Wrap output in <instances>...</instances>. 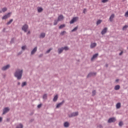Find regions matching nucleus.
I'll list each match as a JSON object with an SVG mask.
<instances>
[{"instance_id": "obj_52", "label": "nucleus", "mask_w": 128, "mask_h": 128, "mask_svg": "<svg viewBox=\"0 0 128 128\" xmlns=\"http://www.w3.org/2000/svg\"><path fill=\"white\" fill-rule=\"evenodd\" d=\"M116 82H118V80H116Z\"/></svg>"}, {"instance_id": "obj_17", "label": "nucleus", "mask_w": 128, "mask_h": 128, "mask_svg": "<svg viewBox=\"0 0 128 128\" xmlns=\"http://www.w3.org/2000/svg\"><path fill=\"white\" fill-rule=\"evenodd\" d=\"M97 56H98V53L93 55L92 57L91 58V60H94V58H96Z\"/></svg>"}, {"instance_id": "obj_13", "label": "nucleus", "mask_w": 128, "mask_h": 128, "mask_svg": "<svg viewBox=\"0 0 128 128\" xmlns=\"http://www.w3.org/2000/svg\"><path fill=\"white\" fill-rule=\"evenodd\" d=\"M96 42L92 43L90 46V48H96Z\"/></svg>"}, {"instance_id": "obj_34", "label": "nucleus", "mask_w": 128, "mask_h": 128, "mask_svg": "<svg viewBox=\"0 0 128 128\" xmlns=\"http://www.w3.org/2000/svg\"><path fill=\"white\" fill-rule=\"evenodd\" d=\"M102 22V20H98L96 22V24L98 25L100 24Z\"/></svg>"}, {"instance_id": "obj_48", "label": "nucleus", "mask_w": 128, "mask_h": 128, "mask_svg": "<svg viewBox=\"0 0 128 128\" xmlns=\"http://www.w3.org/2000/svg\"><path fill=\"white\" fill-rule=\"evenodd\" d=\"M2 120V117H0V122Z\"/></svg>"}, {"instance_id": "obj_35", "label": "nucleus", "mask_w": 128, "mask_h": 128, "mask_svg": "<svg viewBox=\"0 0 128 128\" xmlns=\"http://www.w3.org/2000/svg\"><path fill=\"white\" fill-rule=\"evenodd\" d=\"M128 28V26H127V25H125L124 26H123V28H122V30H124V29L125 28Z\"/></svg>"}, {"instance_id": "obj_47", "label": "nucleus", "mask_w": 128, "mask_h": 128, "mask_svg": "<svg viewBox=\"0 0 128 128\" xmlns=\"http://www.w3.org/2000/svg\"><path fill=\"white\" fill-rule=\"evenodd\" d=\"M30 34V31H28V32H27V34Z\"/></svg>"}, {"instance_id": "obj_32", "label": "nucleus", "mask_w": 128, "mask_h": 128, "mask_svg": "<svg viewBox=\"0 0 128 128\" xmlns=\"http://www.w3.org/2000/svg\"><path fill=\"white\" fill-rule=\"evenodd\" d=\"M26 86V82H24L22 84V88H24V86Z\"/></svg>"}, {"instance_id": "obj_24", "label": "nucleus", "mask_w": 128, "mask_h": 128, "mask_svg": "<svg viewBox=\"0 0 128 128\" xmlns=\"http://www.w3.org/2000/svg\"><path fill=\"white\" fill-rule=\"evenodd\" d=\"M66 27V24H61L60 26H59V28L60 30H62V28H64Z\"/></svg>"}, {"instance_id": "obj_19", "label": "nucleus", "mask_w": 128, "mask_h": 128, "mask_svg": "<svg viewBox=\"0 0 128 128\" xmlns=\"http://www.w3.org/2000/svg\"><path fill=\"white\" fill-rule=\"evenodd\" d=\"M64 128H68V126H70V123L68 122H66L64 123Z\"/></svg>"}, {"instance_id": "obj_28", "label": "nucleus", "mask_w": 128, "mask_h": 128, "mask_svg": "<svg viewBox=\"0 0 128 128\" xmlns=\"http://www.w3.org/2000/svg\"><path fill=\"white\" fill-rule=\"evenodd\" d=\"M58 20L57 19L56 20H54V26H56V24H58Z\"/></svg>"}, {"instance_id": "obj_50", "label": "nucleus", "mask_w": 128, "mask_h": 128, "mask_svg": "<svg viewBox=\"0 0 128 128\" xmlns=\"http://www.w3.org/2000/svg\"><path fill=\"white\" fill-rule=\"evenodd\" d=\"M18 86H20V82H18Z\"/></svg>"}, {"instance_id": "obj_45", "label": "nucleus", "mask_w": 128, "mask_h": 128, "mask_svg": "<svg viewBox=\"0 0 128 128\" xmlns=\"http://www.w3.org/2000/svg\"><path fill=\"white\" fill-rule=\"evenodd\" d=\"M14 38H12L10 42L12 43V42H14Z\"/></svg>"}, {"instance_id": "obj_41", "label": "nucleus", "mask_w": 128, "mask_h": 128, "mask_svg": "<svg viewBox=\"0 0 128 128\" xmlns=\"http://www.w3.org/2000/svg\"><path fill=\"white\" fill-rule=\"evenodd\" d=\"M22 48L23 50H26V46H22Z\"/></svg>"}, {"instance_id": "obj_33", "label": "nucleus", "mask_w": 128, "mask_h": 128, "mask_svg": "<svg viewBox=\"0 0 128 128\" xmlns=\"http://www.w3.org/2000/svg\"><path fill=\"white\" fill-rule=\"evenodd\" d=\"M66 31H63L60 32V34L61 36H64V34H66Z\"/></svg>"}, {"instance_id": "obj_22", "label": "nucleus", "mask_w": 128, "mask_h": 128, "mask_svg": "<svg viewBox=\"0 0 128 128\" xmlns=\"http://www.w3.org/2000/svg\"><path fill=\"white\" fill-rule=\"evenodd\" d=\"M58 95H56L53 98V102H56V100H58Z\"/></svg>"}, {"instance_id": "obj_25", "label": "nucleus", "mask_w": 128, "mask_h": 128, "mask_svg": "<svg viewBox=\"0 0 128 128\" xmlns=\"http://www.w3.org/2000/svg\"><path fill=\"white\" fill-rule=\"evenodd\" d=\"M24 128V126H22V124H19L16 127V128Z\"/></svg>"}, {"instance_id": "obj_44", "label": "nucleus", "mask_w": 128, "mask_h": 128, "mask_svg": "<svg viewBox=\"0 0 128 128\" xmlns=\"http://www.w3.org/2000/svg\"><path fill=\"white\" fill-rule=\"evenodd\" d=\"M98 128H102V125L100 124V125H98Z\"/></svg>"}, {"instance_id": "obj_21", "label": "nucleus", "mask_w": 128, "mask_h": 128, "mask_svg": "<svg viewBox=\"0 0 128 128\" xmlns=\"http://www.w3.org/2000/svg\"><path fill=\"white\" fill-rule=\"evenodd\" d=\"M43 10V9L42 8H40V7H38V12H42Z\"/></svg>"}, {"instance_id": "obj_3", "label": "nucleus", "mask_w": 128, "mask_h": 128, "mask_svg": "<svg viewBox=\"0 0 128 128\" xmlns=\"http://www.w3.org/2000/svg\"><path fill=\"white\" fill-rule=\"evenodd\" d=\"M22 30L24 32H28V26L26 24H24L22 26Z\"/></svg>"}, {"instance_id": "obj_4", "label": "nucleus", "mask_w": 128, "mask_h": 128, "mask_svg": "<svg viewBox=\"0 0 128 128\" xmlns=\"http://www.w3.org/2000/svg\"><path fill=\"white\" fill-rule=\"evenodd\" d=\"M10 68V64H8L2 67L1 70H3L4 72L5 70H8V68Z\"/></svg>"}, {"instance_id": "obj_39", "label": "nucleus", "mask_w": 128, "mask_h": 128, "mask_svg": "<svg viewBox=\"0 0 128 128\" xmlns=\"http://www.w3.org/2000/svg\"><path fill=\"white\" fill-rule=\"evenodd\" d=\"M123 124H124L122 123V122H119L120 126H122Z\"/></svg>"}, {"instance_id": "obj_7", "label": "nucleus", "mask_w": 128, "mask_h": 128, "mask_svg": "<svg viewBox=\"0 0 128 128\" xmlns=\"http://www.w3.org/2000/svg\"><path fill=\"white\" fill-rule=\"evenodd\" d=\"M10 12H9L7 14L4 16L2 17V20H6V18H10Z\"/></svg>"}, {"instance_id": "obj_30", "label": "nucleus", "mask_w": 128, "mask_h": 128, "mask_svg": "<svg viewBox=\"0 0 128 128\" xmlns=\"http://www.w3.org/2000/svg\"><path fill=\"white\" fill-rule=\"evenodd\" d=\"M63 50H68V46L63 47Z\"/></svg>"}, {"instance_id": "obj_20", "label": "nucleus", "mask_w": 128, "mask_h": 128, "mask_svg": "<svg viewBox=\"0 0 128 128\" xmlns=\"http://www.w3.org/2000/svg\"><path fill=\"white\" fill-rule=\"evenodd\" d=\"M120 88V85H116L114 87L115 90H118Z\"/></svg>"}, {"instance_id": "obj_12", "label": "nucleus", "mask_w": 128, "mask_h": 128, "mask_svg": "<svg viewBox=\"0 0 128 128\" xmlns=\"http://www.w3.org/2000/svg\"><path fill=\"white\" fill-rule=\"evenodd\" d=\"M106 32H108V28H105L102 30L101 34H104Z\"/></svg>"}, {"instance_id": "obj_14", "label": "nucleus", "mask_w": 128, "mask_h": 128, "mask_svg": "<svg viewBox=\"0 0 128 128\" xmlns=\"http://www.w3.org/2000/svg\"><path fill=\"white\" fill-rule=\"evenodd\" d=\"M46 36V33L42 32L40 34L39 38H44Z\"/></svg>"}, {"instance_id": "obj_37", "label": "nucleus", "mask_w": 128, "mask_h": 128, "mask_svg": "<svg viewBox=\"0 0 128 128\" xmlns=\"http://www.w3.org/2000/svg\"><path fill=\"white\" fill-rule=\"evenodd\" d=\"M124 16H126V18H128V11H127L124 14Z\"/></svg>"}, {"instance_id": "obj_42", "label": "nucleus", "mask_w": 128, "mask_h": 128, "mask_svg": "<svg viewBox=\"0 0 128 128\" xmlns=\"http://www.w3.org/2000/svg\"><path fill=\"white\" fill-rule=\"evenodd\" d=\"M86 8H84L83 10V14H86Z\"/></svg>"}, {"instance_id": "obj_49", "label": "nucleus", "mask_w": 128, "mask_h": 128, "mask_svg": "<svg viewBox=\"0 0 128 128\" xmlns=\"http://www.w3.org/2000/svg\"><path fill=\"white\" fill-rule=\"evenodd\" d=\"M106 68H108V64H106Z\"/></svg>"}, {"instance_id": "obj_40", "label": "nucleus", "mask_w": 128, "mask_h": 128, "mask_svg": "<svg viewBox=\"0 0 128 128\" xmlns=\"http://www.w3.org/2000/svg\"><path fill=\"white\" fill-rule=\"evenodd\" d=\"M108 0H102V2L103 3H106V2H108Z\"/></svg>"}, {"instance_id": "obj_5", "label": "nucleus", "mask_w": 128, "mask_h": 128, "mask_svg": "<svg viewBox=\"0 0 128 128\" xmlns=\"http://www.w3.org/2000/svg\"><path fill=\"white\" fill-rule=\"evenodd\" d=\"M10 112V108H8L6 107L4 108L3 110L2 114H6V112Z\"/></svg>"}, {"instance_id": "obj_27", "label": "nucleus", "mask_w": 128, "mask_h": 128, "mask_svg": "<svg viewBox=\"0 0 128 128\" xmlns=\"http://www.w3.org/2000/svg\"><path fill=\"white\" fill-rule=\"evenodd\" d=\"M116 108H120V103L118 102L116 105Z\"/></svg>"}, {"instance_id": "obj_11", "label": "nucleus", "mask_w": 128, "mask_h": 128, "mask_svg": "<svg viewBox=\"0 0 128 128\" xmlns=\"http://www.w3.org/2000/svg\"><path fill=\"white\" fill-rule=\"evenodd\" d=\"M64 16L61 14L58 16V20L59 22H61V20H64Z\"/></svg>"}, {"instance_id": "obj_8", "label": "nucleus", "mask_w": 128, "mask_h": 128, "mask_svg": "<svg viewBox=\"0 0 128 128\" xmlns=\"http://www.w3.org/2000/svg\"><path fill=\"white\" fill-rule=\"evenodd\" d=\"M96 73L91 72L88 74L87 78H90V76H96Z\"/></svg>"}, {"instance_id": "obj_43", "label": "nucleus", "mask_w": 128, "mask_h": 128, "mask_svg": "<svg viewBox=\"0 0 128 128\" xmlns=\"http://www.w3.org/2000/svg\"><path fill=\"white\" fill-rule=\"evenodd\" d=\"M41 106H42V104H38V108H41Z\"/></svg>"}, {"instance_id": "obj_15", "label": "nucleus", "mask_w": 128, "mask_h": 128, "mask_svg": "<svg viewBox=\"0 0 128 128\" xmlns=\"http://www.w3.org/2000/svg\"><path fill=\"white\" fill-rule=\"evenodd\" d=\"M114 14H112L110 17V22H112V20H114Z\"/></svg>"}, {"instance_id": "obj_36", "label": "nucleus", "mask_w": 128, "mask_h": 128, "mask_svg": "<svg viewBox=\"0 0 128 128\" xmlns=\"http://www.w3.org/2000/svg\"><path fill=\"white\" fill-rule=\"evenodd\" d=\"M52 50V48H50L49 50H48L46 52V54H48L50 52V50Z\"/></svg>"}, {"instance_id": "obj_16", "label": "nucleus", "mask_w": 128, "mask_h": 128, "mask_svg": "<svg viewBox=\"0 0 128 128\" xmlns=\"http://www.w3.org/2000/svg\"><path fill=\"white\" fill-rule=\"evenodd\" d=\"M62 52H64V47H62L61 48H59L58 49V54H62Z\"/></svg>"}, {"instance_id": "obj_10", "label": "nucleus", "mask_w": 128, "mask_h": 128, "mask_svg": "<svg viewBox=\"0 0 128 128\" xmlns=\"http://www.w3.org/2000/svg\"><path fill=\"white\" fill-rule=\"evenodd\" d=\"M116 122V118H110L108 120V122L109 124H110V122Z\"/></svg>"}, {"instance_id": "obj_2", "label": "nucleus", "mask_w": 128, "mask_h": 128, "mask_svg": "<svg viewBox=\"0 0 128 128\" xmlns=\"http://www.w3.org/2000/svg\"><path fill=\"white\" fill-rule=\"evenodd\" d=\"M78 116V112H73L70 114H68V118H74V116Z\"/></svg>"}, {"instance_id": "obj_23", "label": "nucleus", "mask_w": 128, "mask_h": 128, "mask_svg": "<svg viewBox=\"0 0 128 128\" xmlns=\"http://www.w3.org/2000/svg\"><path fill=\"white\" fill-rule=\"evenodd\" d=\"M12 22H14V20L12 19L10 20L6 23L7 26L10 24H12Z\"/></svg>"}, {"instance_id": "obj_1", "label": "nucleus", "mask_w": 128, "mask_h": 128, "mask_svg": "<svg viewBox=\"0 0 128 128\" xmlns=\"http://www.w3.org/2000/svg\"><path fill=\"white\" fill-rule=\"evenodd\" d=\"M23 72L24 70H22L17 69L14 74V76L15 78H16L17 80H21Z\"/></svg>"}, {"instance_id": "obj_26", "label": "nucleus", "mask_w": 128, "mask_h": 128, "mask_svg": "<svg viewBox=\"0 0 128 128\" xmlns=\"http://www.w3.org/2000/svg\"><path fill=\"white\" fill-rule=\"evenodd\" d=\"M78 27L76 26L73 30H72V32H76V30H78Z\"/></svg>"}, {"instance_id": "obj_53", "label": "nucleus", "mask_w": 128, "mask_h": 128, "mask_svg": "<svg viewBox=\"0 0 128 128\" xmlns=\"http://www.w3.org/2000/svg\"><path fill=\"white\" fill-rule=\"evenodd\" d=\"M0 12H2V11H0Z\"/></svg>"}, {"instance_id": "obj_38", "label": "nucleus", "mask_w": 128, "mask_h": 128, "mask_svg": "<svg viewBox=\"0 0 128 128\" xmlns=\"http://www.w3.org/2000/svg\"><path fill=\"white\" fill-rule=\"evenodd\" d=\"M92 96H96V90H93L92 92Z\"/></svg>"}, {"instance_id": "obj_18", "label": "nucleus", "mask_w": 128, "mask_h": 128, "mask_svg": "<svg viewBox=\"0 0 128 128\" xmlns=\"http://www.w3.org/2000/svg\"><path fill=\"white\" fill-rule=\"evenodd\" d=\"M64 101L58 104L56 106V108H58L60 106H62V104H64Z\"/></svg>"}, {"instance_id": "obj_51", "label": "nucleus", "mask_w": 128, "mask_h": 128, "mask_svg": "<svg viewBox=\"0 0 128 128\" xmlns=\"http://www.w3.org/2000/svg\"><path fill=\"white\" fill-rule=\"evenodd\" d=\"M42 56V54H40V56Z\"/></svg>"}, {"instance_id": "obj_6", "label": "nucleus", "mask_w": 128, "mask_h": 128, "mask_svg": "<svg viewBox=\"0 0 128 128\" xmlns=\"http://www.w3.org/2000/svg\"><path fill=\"white\" fill-rule=\"evenodd\" d=\"M38 50V47H35L32 51H31V56H33L34 54L36 51Z\"/></svg>"}, {"instance_id": "obj_46", "label": "nucleus", "mask_w": 128, "mask_h": 128, "mask_svg": "<svg viewBox=\"0 0 128 128\" xmlns=\"http://www.w3.org/2000/svg\"><path fill=\"white\" fill-rule=\"evenodd\" d=\"M122 52H121L120 54H119V55L120 56H122Z\"/></svg>"}, {"instance_id": "obj_9", "label": "nucleus", "mask_w": 128, "mask_h": 128, "mask_svg": "<svg viewBox=\"0 0 128 128\" xmlns=\"http://www.w3.org/2000/svg\"><path fill=\"white\" fill-rule=\"evenodd\" d=\"M76 20H78V17H74V18L70 21V24H74V22H76Z\"/></svg>"}, {"instance_id": "obj_31", "label": "nucleus", "mask_w": 128, "mask_h": 128, "mask_svg": "<svg viewBox=\"0 0 128 128\" xmlns=\"http://www.w3.org/2000/svg\"><path fill=\"white\" fill-rule=\"evenodd\" d=\"M47 98H48V95L46 94H45L43 96L44 100H46Z\"/></svg>"}, {"instance_id": "obj_29", "label": "nucleus", "mask_w": 128, "mask_h": 128, "mask_svg": "<svg viewBox=\"0 0 128 128\" xmlns=\"http://www.w3.org/2000/svg\"><path fill=\"white\" fill-rule=\"evenodd\" d=\"M6 10H8V8H2V12H6Z\"/></svg>"}]
</instances>
